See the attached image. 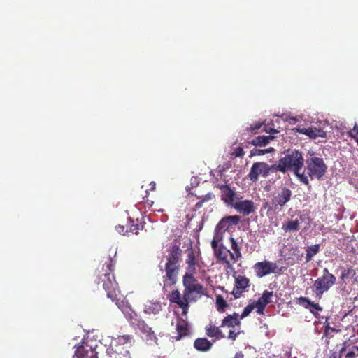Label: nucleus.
I'll list each match as a JSON object with an SVG mask.
<instances>
[{
  "mask_svg": "<svg viewBox=\"0 0 358 358\" xmlns=\"http://www.w3.org/2000/svg\"><path fill=\"white\" fill-rule=\"evenodd\" d=\"M292 196V191L289 188L279 187L273 194L272 203L275 208H282L291 200Z\"/></svg>",
  "mask_w": 358,
  "mask_h": 358,
  "instance_id": "9",
  "label": "nucleus"
},
{
  "mask_svg": "<svg viewBox=\"0 0 358 358\" xmlns=\"http://www.w3.org/2000/svg\"><path fill=\"white\" fill-rule=\"evenodd\" d=\"M120 358H122V357H120Z\"/></svg>",
  "mask_w": 358,
  "mask_h": 358,
  "instance_id": "53",
  "label": "nucleus"
},
{
  "mask_svg": "<svg viewBox=\"0 0 358 358\" xmlns=\"http://www.w3.org/2000/svg\"><path fill=\"white\" fill-rule=\"evenodd\" d=\"M180 266L165 265V275L163 276V291L167 292L168 289L176 284L179 273Z\"/></svg>",
  "mask_w": 358,
  "mask_h": 358,
  "instance_id": "8",
  "label": "nucleus"
},
{
  "mask_svg": "<svg viewBox=\"0 0 358 358\" xmlns=\"http://www.w3.org/2000/svg\"><path fill=\"white\" fill-rule=\"evenodd\" d=\"M348 136L354 138L358 145V125L356 123L353 128L348 132Z\"/></svg>",
  "mask_w": 358,
  "mask_h": 358,
  "instance_id": "36",
  "label": "nucleus"
},
{
  "mask_svg": "<svg viewBox=\"0 0 358 358\" xmlns=\"http://www.w3.org/2000/svg\"><path fill=\"white\" fill-rule=\"evenodd\" d=\"M339 358H341V356L339 357Z\"/></svg>",
  "mask_w": 358,
  "mask_h": 358,
  "instance_id": "52",
  "label": "nucleus"
},
{
  "mask_svg": "<svg viewBox=\"0 0 358 358\" xmlns=\"http://www.w3.org/2000/svg\"><path fill=\"white\" fill-rule=\"evenodd\" d=\"M162 310V306L159 302H149L144 307V313L145 314H157Z\"/></svg>",
  "mask_w": 358,
  "mask_h": 358,
  "instance_id": "26",
  "label": "nucleus"
},
{
  "mask_svg": "<svg viewBox=\"0 0 358 358\" xmlns=\"http://www.w3.org/2000/svg\"><path fill=\"white\" fill-rule=\"evenodd\" d=\"M216 187L221 191L222 200L228 206L233 207L238 199H242L228 185H217Z\"/></svg>",
  "mask_w": 358,
  "mask_h": 358,
  "instance_id": "10",
  "label": "nucleus"
},
{
  "mask_svg": "<svg viewBox=\"0 0 358 358\" xmlns=\"http://www.w3.org/2000/svg\"><path fill=\"white\" fill-rule=\"evenodd\" d=\"M241 222V217L238 215H230L224 217L220 222V225L228 224L227 227L230 225H236Z\"/></svg>",
  "mask_w": 358,
  "mask_h": 358,
  "instance_id": "30",
  "label": "nucleus"
},
{
  "mask_svg": "<svg viewBox=\"0 0 358 358\" xmlns=\"http://www.w3.org/2000/svg\"><path fill=\"white\" fill-rule=\"evenodd\" d=\"M176 331L178 335L173 337L176 341H179L182 337L187 336L189 331V327L187 321L180 317L178 318L176 324Z\"/></svg>",
  "mask_w": 358,
  "mask_h": 358,
  "instance_id": "20",
  "label": "nucleus"
},
{
  "mask_svg": "<svg viewBox=\"0 0 358 358\" xmlns=\"http://www.w3.org/2000/svg\"><path fill=\"white\" fill-rule=\"evenodd\" d=\"M320 248V244H315L306 248V263H308L313 259V257L319 252Z\"/></svg>",
  "mask_w": 358,
  "mask_h": 358,
  "instance_id": "29",
  "label": "nucleus"
},
{
  "mask_svg": "<svg viewBox=\"0 0 358 358\" xmlns=\"http://www.w3.org/2000/svg\"><path fill=\"white\" fill-rule=\"evenodd\" d=\"M217 259L223 262L227 265L228 267H231L230 260L228 259V255H230V250H228L223 244L219 245L216 252H214Z\"/></svg>",
  "mask_w": 358,
  "mask_h": 358,
  "instance_id": "21",
  "label": "nucleus"
},
{
  "mask_svg": "<svg viewBox=\"0 0 358 358\" xmlns=\"http://www.w3.org/2000/svg\"><path fill=\"white\" fill-rule=\"evenodd\" d=\"M354 348L358 351V346H355Z\"/></svg>",
  "mask_w": 358,
  "mask_h": 358,
  "instance_id": "50",
  "label": "nucleus"
},
{
  "mask_svg": "<svg viewBox=\"0 0 358 358\" xmlns=\"http://www.w3.org/2000/svg\"><path fill=\"white\" fill-rule=\"evenodd\" d=\"M336 278L331 273L328 268L323 269V274L315 280L312 291L317 299H321L324 293L327 292L333 285H335Z\"/></svg>",
  "mask_w": 358,
  "mask_h": 358,
  "instance_id": "4",
  "label": "nucleus"
},
{
  "mask_svg": "<svg viewBox=\"0 0 358 358\" xmlns=\"http://www.w3.org/2000/svg\"><path fill=\"white\" fill-rule=\"evenodd\" d=\"M115 229H116L117 231L119 232L120 234H127L126 232V231L124 230V226H123V225L119 224V225L116 226Z\"/></svg>",
  "mask_w": 358,
  "mask_h": 358,
  "instance_id": "42",
  "label": "nucleus"
},
{
  "mask_svg": "<svg viewBox=\"0 0 358 358\" xmlns=\"http://www.w3.org/2000/svg\"><path fill=\"white\" fill-rule=\"evenodd\" d=\"M245 152L242 147L238 146L235 148L231 152V155L234 157H241L244 155Z\"/></svg>",
  "mask_w": 358,
  "mask_h": 358,
  "instance_id": "37",
  "label": "nucleus"
},
{
  "mask_svg": "<svg viewBox=\"0 0 358 358\" xmlns=\"http://www.w3.org/2000/svg\"><path fill=\"white\" fill-rule=\"evenodd\" d=\"M215 196L213 193H208L206 194V195L200 197L201 200L204 203V202H207V201H209L210 200H212L213 199H214Z\"/></svg>",
  "mask_w": 358,
  "mask_h": 358,
  "instance_id": "38",
  "label": "nucleus"
},
{
  "mask_svg": "<svg viewBox=\"0 0 358 358\" xmlns=\"http://www.w3.org/2000/svg\"><path fill=\"white\" fill-rule=\"evenodd\" d=\"M355 357H356L355 352L354 351H350L346 354L345 358H355Z\"/></svg>",
  "mask_w": 358,
  "mask_h": 358,
  "instance_id": "43",
  "label": "nucleus"
},
{
  "mask_svg": "<svg viewBox=\"0 0 358 358\" xmlns=\"http://www.w3.org/2000/svg\"><path fill=\"white\" fill-rule=\"evenodd\" d=\"M256 275L258 278H262L270 273H275L277 269L275 263L268 261L257 262L253 266Z\"/></svg>",
  "mask_w": 358,
  "mask_h": 358,
  "instance_id": "11",
  "label": "nucleus"
},
{
  "mask_svg": "<svg viewBox=\"0 0 358 358\" xmlns=\"http://www.w3.org/2000/svg\"><path fill=\"white\" fill-rule=\"evenodd\" d=\"M261 127H262V124L256 123L254 125H251L249 128H247V130L250 131H256V130H258L259 129H260Z\"/></svg>",
  "mask_w": 358,
  "mask_h": 358,
  "instance_id": "40",
  "label": "nucleus"
},
{
  "mask_svg": "<svg viewBox=\"0 0 358 358\" xmlns=\"http://www.w3.org/2000/svg\"><path fill=\"white\" fill-rule=\"evenodd\" d=\"M255 308V304L251 303L248 304L243 310L241 315H240V319H243L248 316L250 313L254 310Z\"/></svg>",
  "mask_w": 358,
  "mask_h": 358,
  "instance_id": "35",
  "label": "nucleus"
},
{
  "mask_svg": "<svg viewBox=\"0 0 358 358\" xmlns=\"http://www.w3.org/2000/svg\"><path fill=\"white\" fill-rule=\"evenodd\" d=\"M273 296V292L265 290L262 296L255 302V306L257 308V313L263 315L265 307L267 304L271 303V298Z\"/></svg>",
  "mask_w": 358,
  "mask_h": 358,
  "instance_id": "16",
  "label": "nucleus"
},
{
  "mask_svg": "<svg viewBox=\"0 0 358 358\" xmlns=\"http://www.w3.org/2000/svg\"><path fill=\"white\" fill-rule=\"evenodd\" d=\"M233 207L243 215H248L255 211V203L251 200L238 199Z\"/></svg>",
  "mask_w": 358,
  "mask_h": 358,
  "instance_id": "13",
  "label": "nucleus"
},
{
  "mask_svg": "<svg viewBox=\"0 0 358 358\" xmlns=\"http://www.w3.org/2000/svg\"><path fill=\"white\" fill-rule=\"evenodd\" d=\"M203 202L200 200L199 202H197L195 205V207L198 209L201 208L203 206Z\"/></svg>",
  "mask_w": 358,
  "mask_h": 358,
  "instance_id": "44",
  "label": "nucleus"
},
{
  "mask_svg": "<svg viewBox=\"0 0 358 358\" xmlns=\"http://www.w3.org/2000/svg\"><path fill=\"white\" fill-rule=\"evenodd\" d=\"M184 290L182 296L178 289L173 290L167 298L172 303L177 304L182 308V315H186L189 308L190 302H196L203 296H207V289L199 283L194 277L183 276Z\"/></svg>",
  "mask_w": 358,
  "mask_h": 358,
  "instance_id": "2",
  "label": "nucleus"
},
{
  "mask_svg": "<svg viewBox=\"0 0 358 358\" xmlns=\"http://www.w3.org/2000/svg\"><path fill=\"white\" fill-rule=\"evenodd\" d=\"M301 221V220L297 219L295 220H289L285 224H283L282 226V229L285 232L297 231L299 229V224Z\"/></svg>",
  "mask_w": 358,
  "mask_h": 358,
  "instance_id": "28",
  "label": "nucleus"
},
{
  "mask_svg": "<svg viewBox=\"0 0 358 358\" xmlns=\"http://www.w3.org/2000/svg\"><path fill=\"white\" fill-rule=\"evenodd\" d=\"M186 264L187 266L186 268V272L183 276L194 277V275L196 273V267L199 266V264L192 250L188 252Z\"/></svg>",
  "mask_w": 358,
  "mask_h": 358,
  "instance_id": "15",
  "label": "nucleus"
},
{
  "mask_svg": "<svg viewBox=\"0 0 358 358\" xmlns=\"http://www.w3.org/2000/svg\"><path fill=\"white\" fill-rule=\"evenodd\" d=\"M297 303L317 317L318 312L322 311L323 308L319 303H315L308 297L301 296L297 299Z\"/></svg>",
  "mask_w": 358,
  "mask_h": 358,
  "instance_id": "14",
  "label": "nucleus"
},
{
  "mask_svg": "<svg viewBox=\"0 0 358 358\" xmlns=\"http://www.w3.org/2000/svg\"><path fill=\"white\" fill-rule=\"evenodd\" d=\"M277 171H278L276 164L268 165L264 162H255L252 164L248 178L252 182H256L259 176L266 178L270 173H276Z\"/></svg>",
  "mask_w": 358,
  "mask_h": 358,
  "instance_id": "6",
  "label": "nucleus"
},
{
  "mask_svg": "<svg viewBox=\"0 0 358 358\" xmlns=\"http://www.w3.org/2000/svg\"><path fill=\"white\" fill-rule=\"evenodd\" d=\"M297 131L300 134H305L310 138L315 139L317 137H325L326 132L321 129H317L316 127H309L297 129Z\"/></svg>",
  "mask_w": 358,
  "mask_h": 358,
  "instance_id": "18",
  "label": "nucleus"
},
{
  "mask_svg": "<svg viewBox=\"0 0 358 358\" xmlns=\"http://www.w3.org/2000/svg\"><path fill=\"white\" fill-rule=\"evenodd\" d=\"M277 132H278V131H277V130H275V129H271V131H270V133H271V134H275V133H277Z\"/></svg>",
  "mask_w": 358,
  "mask_h": 358,
  "instance_id": "49",
  "label": "nucleus"
},
{
  "mask_svg": "<svg viewBox=\"0 0 358 358\" xmlns=\"http://www.w3.org/2000/svg\"><path fill=\"white\" fill-rule=\"evenodd\" d=\"M211 247L213 249L214 252H215L216 250L218 249V248H219L218 242H217V241L215 238H213L212 240V241H211Z\"/></svg>",
  "mask_w": 358,
  "mask_h": 358,
  "instance_id": "41",
  "label": "nucleus"
},
{
  "mask_svg": "<svg viewBox=\"0 0 358 358\" xmlns=\"http://www.w3.org/2000/svg\"><path fill=\"white\" fill-rule=\"evenodd\" d=\"M345 351V347H343L341 350H340V355L342 354L343 352H344Z\"/></svg>",
  "mask_w": 358,
  "mask_h": 358,
  "instance_id": "48",
  "label": "nucleus"
},
{
  "mask_svg": "<svg viewBox=\"0 0 358 358\" xmlns=\"http://www.w3.org/2000/svg\"><path fill=\"white\" fill-rule=\"evenodd\" d=\"M273 139V137L271 136H259L253 138L249 143L256 147L265 146Z\"/></svg>",
  "mask_w": 358,
  "mask_h": 358,
  "instance_id": "27",
  "label": "nucleus"
},
{
  "mask_svg": "<svg viewBox=\"0 0 358 358\" xmlns=\"http://www.w3.org/2000/svg\"><path fill=\"white\" fill-rule=\"evenodd\" d=\"M215 305L217 310L220 313H224L228 306L226 300L221 295H216Z\"/></svg>",
  "mask_w": 358,
  "mask_h": 358,
  "instance_id": "31",
  "label": "nucleus"
},
{
  "mask_svg": "<svg viewBox=\"0 0 358 358\" xmlns=\"http://www.w3.org/2000/svg\"><path fill=\"white\" fill-rule=\"evenodd\" d=\"M220 327L210 324L205 328L206 334L208 337L215 338L217 340L224 338L225 335L221 331Z\"/></svg>",
  "mask_w": 358,
  "mask_h": 358,
  "instance_id": "24",
  "label": "nucleus"
},
{
  "mask_svg": "<svg viewBox=\"0 0 358 358\" xmlns=\"http://www.w3.org/2000/svg\"><path fill=\"white\" fill-rule=\"evenodd\" d=\"M243 355L241 352L236 353L235 355V358H243Z\"/></svg>",
  "mask_w": 358,
  "mask_h": 358,
  "instance_id": "46",
  "label": "nucleus"
},
{
  "mask_svg": "<svg viewBox=\"0 0 358 358\" xmlns=\"http://www.w3.org/2000/svg\"><path fill=\"white\" fill-rule=\"evenodd\" d=\"M304 165V159L301 152L288 150L285 156L280 158L276 164L278 171L285 173L288 171L294 172L296 178L304 185L308 186L309 180L304 173H300Z\"/></svg>",
  "mask_w": 358,
  "mask_h": 358,
  "instance_id": "3",
  "label": "nucleus"
},
{
  "mask_svg": "<svg viewBox=\"0 0 358 358\" xmlns=\"http://www.w3.org/2000/svg\"><path fill=\"white\" fill-rule=\"evenodd\" d=\"M126 353H127V355H130V353H129V351H127V352H126Z\"/></svg>",
  "mask_w": 358,
  "mask_h": 358,
  "instance_id": "51",
  "label": "nucleus"
},
{
  "mask_svg": "<svg viewBox=\"0 0 358 358\" xmlns=\"http://www.w3.org/2000/svg\"><path fill=\"white\" fill-rule=\"evenodd\" d=\"M115 261L110 257L106 258L103 264L102 270L98 275L97 284H101L106 292L107 297L110 299L123 313L130 326L145 335L150 341L157 340L155 334L145 321L138 315L128 303L121 299L118 284L113 274Z\"/></svg>",
  "mask_w": 358,
  "mask_h": 358,
  "instance_id": "1",
  "label": "nucleus"
},
{
  "mask_svg": "<svg viewBox=\"0 0 358 358\" xmlns=\"http://www.w3.org/2000/svg\"><path fill=\"white\" fill-rule=\"evenodd\" d=\"M213 346V343L206 338H198L194 342V347L200 352H208Z\"/></svg>",
  "mask_w": 358,
  "mask_h": 358,
  "instance_id": "23",
  "label": "nucleus"
},
{
  "mask_svg": "<svg viewBox=\"0 0 358 358\" xmlns=\"http://www.w3.org/2000/svg\"><path fill=\"white\" fill-rule=\"evenodd\" d=\"M150 189L151 190H155V186H156V184L155 182H151L150 183Z\"/></svg>",
  "mask_w": 358,
  "mask_h": 358,
  "instance_id": "45",
  "label": "nucleus"
},
{
  "mask_svg": "<svg viewBox=\"0 0 358 358\" xmlns=\"http://www.w3.org/2000/svg\"><path fill=\"white\" fill-rule=\"evenodd\" d=\"M229 241L231 243V248L233 251V252L230 251V259L233 262H236L242 257L241 252V248L234 237L231 236L229 238Z\"/></svg>",
  "mask_w": 358,
  "mask_h": 358,
  "instance_id": "22",
  "label": "nucleus"
},
{
  "mask_svg": "<svg viewBox=\"0 0 358 358\" xmlns=\"http://www.w3.org/2000/svg\"><path fill=\"white\" fill-rule=\"evenodd\" d=\"M327 166L322 158L313 157L306 160V170L308 176L313 179H321L327 171Z\"/></svg>",
  "mask_w": 358,
  "mask_h": 358,
  "instance_id": "7",
  "label": "nucleus"
},
{
  "mask_svg": "<svg viewBox=\"0 0 358 358\" xmlns=\"http://www.w3.org/2000/svg\"><path fill=\"white\" fill-rule=\"evenodd\" d=\"M356 275L355 270L352 268V266H348L346 268L342 271V273L341 275V280L342 281H345L347 279L353 278Z\"/></svg>",
  "mask_w": 358,
  "mask_h": 358,
  "instance_id": "32",
  "label": "nucleus"
},
{
  "mask_svg": "<svg viewBox=\"0 0 358 358\" xmlns=\"http://www.w3.org/2000/svg\"><path fill=\"white\" fill-rule=\"evenodd\" d=\"M239 332H236L234 330H229L227 338L232 341H235Z\"/></svg>",
  "mask_w": 358,
  "mask_h": 358,
  "instance_id": "39",
  "label": "nucleus"
},
{
  "mask_svg": "<svg viewBox=\"0 0 358 358\" xmlns=\"http://www.w3.org/2000/svg\"><path fill=\"white\" fill-rule=\"evenodd\" d=\"M250 286V280L245 276L238 275L235 277V285L231 292L234 299H238L242 296L243 292Z\"/></svg>",
  "mask_w": 358,
  "mask_h": 358,
  "instance_id": "12",
  "label": "nucleus"
},
{
  "mask_svg": "<svg viewBox=\"0 0 358 358\" xmlns=\"http://www.w3.org/2000/svg\"><path fill=\"white\" fill-rule=\"evenodd\" d=\"M97 345L88 338H83L73 347V358H99L96 351Z\"/></svg>",
  "mask_w": 358,
  "mask_h": 358,
  "instance_id": "5",
  "label": "nucleus"
},
{
  "mask_svg": "<svg viewBox=\"0 0 358 358\" xmlns=\"http://www.w3.org/2000/svg\"><path fill=\"white\" fill-rule=\"evenodd\" d=\"M145 222H140L138 219H133L131 217H129L127 227V229L126 232L128 234L129 232L134 234H138L139 230H143L144 228Z\"/></svg>",
  "mask_w": 358,
  "mask_h": 358,
  "instance_id": "19",
  "label": "nucleus"
},
{
  "mask_svg": "<svg viewBox=\"0 0 358 358\" xmlns=\"http://www.w3.org/2000/svg\"><path fill=\"white\" fill-rule=\"evenodd\" d=\"M115 341L119 345H126L129 343H131L134 342V337L130 334H124L122 336H118Z\"/></svg>",
  "mask_w": 358,
  "mask_h": 358,
  "instance_id": "33",
  "label": "nucleus"
},
{
  "mask_svg": "<svg viewBox=\"0 0 358 358\" xmlns=\"http://www.w3.org/2000/svg\"><path fill=\"white\" fill-rule=\"evenodd\" d=\"M274 151V148H269L268 149H257L254 148L250 151V156H255V155H263L266 153L273 152Z\"/></svg>",
  "mask_w": 358,
  "mask_h": 358,
  "instance_id": "34",
  "label": "nucleus"
},
{
  "mask_svg": "<svg viewBox=\"0 0 358 358\" xmlns=\"http://www.w3.org/2000/svg\"><path fill=\"white\" fill-rule=\"evenodd\" d=\"M238 317L239 315L236 313L228 315L222 320L220 327H234L236 326H240L241 322Z\"/></svg>",
  "mask_w": 358,
  "mask_h": 358,
  "instance_id": "25",
  "label": "nucleus"
},
{
  "mask_svg": "<svg viewBox=\"0 0 358 358\" xmlns=\"http://www.w3.org/2000/svg\"><path fill=\"white\" fill-rule=\"evenodd\" d=\"M182 250L176 245H172L169 250L167 262L166 264L172 266H180L179 261L181 257Z\"/></svg>",
  "mask_w": 358,
  "mask_h": 358,
  "instance_id": "17",
  "label": "nucleus"
},
{
  "mask_svg": "<svg viewBox=\"0 0 358 358\" xmlns=\"http://www.w3.org/2000/svg\"><path fill=\"white\" fill-rule=\"evenodd\" d=\"M327 329H331V331H335V329L334 328H331L329 327V326L326 327V330H325V333L327 332Z\"/></svg>",
  "mask_w": 358,
  "mask_h": 358,
  "instance_id": "47",
  "label": "nucleus"
}]
</instances>
